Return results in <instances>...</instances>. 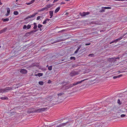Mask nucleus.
Returning a JSON list of instances; mask_svg holds the SVG:
<instances>
[{
  "label": "nucleus",
  "mask_w": 127,
  "mask_h": 127,
  "mask_svg": "<svg viewBox=\"0 0 127 127\" xmlns=\"http://www.w3.org/2000/svg\"><path fill=\"white\" fill-rule=\"evenodd\" d=\"M13 90L12 88L7 87L4 89H0V93H5Z\"/></svg>",
  "instance_id": "1"
},
{
  "label": "nucleus",
  "mask_w": 127,
  "mask_h": 127,
  "mask_svg": "<svg viewBox=\"0 0 127 127\" xmlns=\"http://www.w3.org/2000/svg\"><path fill=\"white\" fill-rule=\"evenodd\" d=\"M78 74L79 72H78L72 71L70 73L69 75L73 77Z\"/></svg>",
  "instance_id": "2"
},
{
  "label": "nucleus",
  "mask_w": 127,
  "mask_h": 127,
  "mask_svg": "<svg viewBox=\"0 0 127 127\" xmlns=\"http://www.w3.org/2000/svg\"><path fill=\"white\" fill-rule=\"evenodd\" d=\"M90 13V12H83L82 13L80 12L79 14L82 17L85 16L86 15H88Z\"/></svg>",
  "instance_id": "3"
},
{
  "label": "nucleus",
  "mask_w": 127,
  "mask_h": 127,
  "mask_svg": "<svg viewBox=\"0 0 127 127\" xmlns=\"http://www.w3.org/2000/svg\"><path fill=\"white\" fill-rule=\"evenodd\" d=\"M87 79H84L83 80H82L81 81H78V82H77L74 83L73 84H72L73 86H75V85H77L78 84H80V83H81L82 82L84 81L85 80H87Z\"/></svg>",
  "instance_id": "4"
},
{
  "label": "nucleus",
  "mask_w": 127,
  "mask_h": 127,
  "mask_svg": "<svg viewBox=\"0 0 127 127\" xmlns=\"http://www.w3.org/2000/svg\"><path fill=\"white\" fill-rule=\"evenodd\" d=\"M38 13H34L32 14V15H30V16H27L25 19V20L28 19L31 17H34L35 15L37 14Z\"/></svg>",
  "instance_id": "5"
},
{
  "label": "nucleus",
  "mask_w": 127,
  "mask_h": 127,
  "mask_svg": "<svg viewBox=\"0 0 127 127\" xmlns=\"http://www.w3.org/2000/svg\"><path fill=\"white\" fill-rule=\"evenodd\" d=\"M46 109L44 108H40L36 110V112H40L41 111H45V110Z\"/></svg>",
  "instance_id": "6"
},
{
  "label": "nucleus",
  "mask_w": 127,
  "mask_h": 127,
  "mask_svg": "<svg viewBox=\"0 0 127 127\" xmlns=\"http://www.w3.org/2000/svg\"><path fill=\"white\" fill-rule=\"evenodd\" d=\"M31 27V26L30 25H28L27 26L26 25H24L23 26V29H25L27 28V30L29 29H30Z\"/></svg>",
  "instance_id": "7"
},
{
  "label": "nucleus",
  "mask_w": 127,
  "mask_h": 127,
  "mask_svg": "<svg viewBox=\"0 0 127 127\" xmlns=\"http://www.w3.org/2000/svg\"><path fill=\"white\" fill-rule=\"evenodd\" d=\"M20 72L22 73L25 74L27 72V70L24 69H21L20 71Z\"/></svg>",
  "instance_id": "8"
},
{
  "label": "nucleus",
  "mask_w": 127,
  "mask_h": 127,
  "mask_svg": "<svg viewBox=\"0 0 127 127\" xmlns=\"http://www.w3.org/2000/svg\"><path fill=\"white\" fill-rule=\"evenodd\" d=\"M123 36L121 37L118 38L114 40V43H116L117 42L119 41L121 39L123 38Z\"/></svg>",
  "instance_id": "9"
},
{
  "label": "nucleus",
  "mask_w": 127,
  "mask_h": 127,
  "mask_svg": "<svg viewBox=\"0 0 127 127\" xmlns=\"http://www.w3.org/2000/svg\"><path fill=\"white\" fill-rule=\"evenodd\" d=\"M6 9L7 13H6V14H5V15L6 16H8L10 14V8H7Z\"/></svg>",
  "instance_id": "10"
},
{
  "label": "nucleus",
  "mask_w": 127,
  "mask_h": 127,
  "mask_svg": "<svg viewBox=\"0 0 127 127\" xmlns=\"http://www.w3.org/2000/svg\"><path fill=\"white\" fill-rule=\"evenodd\" d=\"M7 30V28H4L2 30L0 31V33H1L4 32H5Z\"/></svg>",
  "instance_id": "11"
},
{
  "label": "nucleus",
  "mask_w": 127,
  "mask_h": 127,
  "mask_svg": "<svg viewBox=\"0 0 127 127\" xmlns=\"http://www.w3.org/2000/svg\"><path fill=\"white\" fill-rule=\"evenodd\" d=\"M50 20H51L50 19L46 18L45 21L43 22V24H45L47 23V21H49Z\"/></svg>",
  "instance_id": "12"
},
{
  "label": "nucleus",
  "mask_w": 127,
  "mask_h": 127,
  "mask_svg": "<svg viewBox=\"0 0 127 127\" xmlns=\"http://www.w3.org/2000/svg\"><path fill=\"white\" fill-rule=\"evenodd\" d=\"M50 15V18L53 16V11H50L49 12Z\"/></svg>",
  "instance_id": "13"
},
{
  "label": "nucleus",
  "mask_w": 127,
  "mask_h": 127,
  "mask_svg": "<svg viewBox=\"0 0 127 127\" xmlns=\"http://www.w3.org/2000/svg\"><path fill=\"white\" fill-rule=\"evenodd\" d=\"M38 30H32L30 32V34H32L33 33H34L36 32Z\"/></svg>",
  "instance_id": "14"
},
{
  "label": "nucleus",
  "mask_w": 127,
  "mask_h": 127,
  "mask_svg": "<svg viewBox=\"0 0 127 127\" xmlns=\"http://www.w3.org/2000/svg\"><path fill=\"white\" fill-rule=\"evenodd\" d=\"M60 6L58 7L55 10V13H56L58 12L60 10Z\"/></svg>",
  "instance_id": "15"
},
{
  "label": "nucleus",
  "mask_w": 127,
  "mask_h": 127,
  "mask_svg": "<svg viewBox=\"0 0 127 127\" xmlns=\"http://www.w3.org/2000/svg\"><path fill=\"white\" fill-rule=\"evenodd\" d=\"M81 47V46H80L79 47H78L77 49L76 50V51L74 52V54H76L77 53L78 51L79 50V49H80Z\"/></svg>",
  "instance_id": "16"
},
{
  "label": "nucleus",
  "mask_w": 127,
  "mask_h": 127,
  "mask_svg": "<svg viewBox=\"0 0 127 127\" xmlns=\"http://www.w3.org/2000/svg\"><path fill=\"white\" fill-rule=\"evenodd\" d=\"M0 98L2 100L7 99L8 98L6 96H3Z\"/></svg>",
  "instance_id": "17"
},
{
  "label": "nucleus",
  "mask_w": 127,
  "mask_h": 127,
  "mask_svg": "<svg viewBox=\"0 0 127 127\" xmlns=\"http://www.w3.org/2000/svg\"><path fill=\"white\" fill-rule=\"evenodd\" d=\"M33 24L34 25V26L33 27V29H34L35 30L37 28V26L36 23H33Z\"/></svg>",
  "instance_id": "18"
},
{
  "label": "nucleus",
  "mask_w": 127,
  "mask_h": 127,
  "mask_svg": "<svg viewBox=\"0 0 127 127\" xmlns=\"http://www.w3.org/2000/svg\"><path fill=\"white\" fill-rule=\"evenodd\" d=\"M2 20L3 22H6V21H8L9 20V19L8 18H5V19H2Z\"/></svg>",
  "instance_id": "19"
},
{
  "label": "nucleus",
  "mask_w": 127,
  "mask_h": 127,
  "mask_svg": "<svg viewBox=\"0 0 127 127\" xmlns=\"http://www.w3.org/2000/svg\"><path fill=\"white\" fill-rule=\"evenodd\" d=\"M42 75H43V73H38V74H37L35 75L36 76H38L39 77H40L41 76H42Z\"/></svg>",
  "instance_id": "20"
},
{
  "label": "nucleus",
  "mask_w": 127,
  "mask_h": 127,
  "mask_svg": "<svg viewBox=\"0 0 127 127\" xmlns=\"http://www.w3.org/2000/svg\"><path fill=\"white\" fill-rule=\"evenodd\" d=\"M38 65V64H37L34 63L32 64L31 66V67H33V66H37Z\"/></svg>",
  "instance_id": "21"
},
{
  "label": "nucleus",
  "mask_w": 127,
  "mask_h": 127,
  "mask_svg": "<svg viewBox=\"0 0 127 127\" xmlns=\"http://www.w3.org/2000/svg\"><path fill=\"white\" fill-rule=\"evenodd\" d=\"M104 8L105 9H110L111 8V7H102V9Z\"/></svg>",
  "instance_id": "22"
},
{
  "label": "nucleus",
  "mask_w": 127,
  "mask_h": 127,
  "mask_svg": "<svg viewBox=\"0 0 127 127\" xmlns=\"http://www.w3.org/2000/svg\"><path fill=\"white\" fill-rule=\"evenodd\" d=\"M52 66L51 65L48 67V69L49 70H52Z\"/></svg>",
  "instance_id": "23"
},
{
  "label": "nucleus",
  "mask_w": 127,
  "mask_h": 127,
  "mask_svg": "<svg viewBox=\"0 0 127 127\" xmlns=\"http://www.w3.org/2000/svg\"><path fill=\"white\" fill-rule=\"evenodd\" d=\"M18 12L17 11H15L14 12V14L15 15H17L18 14Z\"/></svg>",
  "instance_id": "24"
},
{
  "label": "nucleus",
  "mask_w": 127,
  "mask_h": 127,
  "mask_svg": "<svg viewBox=\"0 0 127 127\" xmlns=\"http://www.w3.org/2000/svg\"><path fill=\"white\" fill-rule=\"evenodd\" d=\"M65 39H62V40H58L56 41H54V43L58 42H59L61 41L64 40H65Z\"/></svg>",
  "instance_id": "25"
},
{
  "label": "nucleus",
  "mask_w": 127,
  "mask_h": 127,
  "mask_svg": "<svg viewBox=\"0 0 127 127\" xmlns=\"http://www.w3.org/2000/svg\"><path fill=\"white\" fill-rule=\"evenodd\" d=\"M38 83L39 85H42L43 84V82L42 81H39V82Z\"/></svg>",
  "instance_id": "26"
},
{
  "label": "nucleus",
  "mask_w": 127,
  "mask_h": 127,
  "mask_svg": "<svg viewBox=\"0 0 127 127\" xmlns=\"http://www.w3.org/2000/svg\"><path fill=\"white\" fill-rule=\"evenodd\" d=\"M26 36H29L31 34H30V32H29L26 33Z\"/></svg>",
  "instance_id": "27"
},
{
  "label": "nucleus",
  "mask_w": 127,
  "mask_h": 127,
  "mask_svg": "<svg viewBox=\"0 0 127 127\" xmlns=\"http://www.w3.org/2000/svg\"><path fill=\"white\" fill-rule=\"evenodd\" d=\"M70 59L71 60H75L76 59H75V57H71L70 58Z\"/></svg>",
  "instance_id": "28"
},
{
  "label": "nucleus",
  "mask_w": 127,
  "mask_h": 127,
  "mask_svg": "<svg viewBox=\"0 0 127 127\" xmlns=\"http://www.w3.org/2000/svg\"><path fill=\"white\" fill-rule=\"evenodd\" d=\"M51 6L52 5H47L46 8H48Z\"/></svg>",
  "instance_id": "29"
},
{
  "label": "nucleus",
  "mask_w": 127,
  "mask_h": 127,
  "mask_svg": "<svg viewBox=\"0 0 127 127\" xmlns=\"http://www.w3.org/2000/svg\"><path fill=\"white\" fill-rule=\"evenodd\" d=\"M42 26L41 25V24H38V27L39 28H40L41 27H42Z\"/></svg>",
  "instance_id": "30"
},
{
  "label": "nucleus",
  "mask_w": 127,
  "mask_h": 127,
  "mask_svg": "<svg viewBox=\"0 0 127 127\" xmlns=\"http://www.w3.org/2000/svg\"><path fill=\"white\" fill-rule=\"evenodd\" d=\"M64 94L62 93H60L59 94H58V96H60Z\"/></svg>",
  "instance_id": "31"
},
{
  "label": "nucleus",
  "mask_w": 127,
  "mask_h": 127,
  "mask_svg": "<svg viewBox=\"0 0 127 127\" xmlns=\"http://www.w3.org/2000/svg\"><path fill=\"white\" fill-rule=\"evenodd\" d=\"M117 103L118 104H121V103L120 102V99H118L117 101Z\"/></svg>",
  "instance_id": "32"
},
{
  "label": "nucleus",
  "mask_w": 127,
  "mask_h": 127,
  "mask_svg": "<svg viewBox=\"0 0 127 127\" xmlns=\"http://www.w3.org/2000/svg\"><path fill=\"white\" fill-rule=\"evenodd\" d=\"M41 17H42L40 16H38L36 20H39V19H40V18Z\"/></svg>",
  "instance_id": "33"
},
{
  "label": "nucleus",
  "mask_w": 127,
  "mask_h": 127,
  "mask_svg": "<svg viewBox=\"0 0 127 127\" xmlns=\"http://www.w3.org/2000/svg\"><path fill=\"white\" fill-rule=\"evenodd\" d=\"M73 86L72 84H71L70 85H68V87H71Z\"/></svg>",
  "instance_id": "34"
},
{
  "label": "nucleus",
  "mask_w": 127,
  "mask_h": 127,
  "mask_svg": "<svg viewBox=\"0 0 127 127\" xmlns=\"http://www.w3.org/2000/svg\"><path fill=\"white\" fill-rule=\"evenodd\" d=\"M105 11V10L103 9H102L100 11V12H103Z\"/></svg>",
  "instance_id": "35"
},
{
  "label": "nucleus",
  "mask_w": 127,
  "mask_h": 127,
  "mask_svg": "<svg viewBox=\"0 0 127 127\" xmlns=\"http://www.w3.org/2000/svg\"><path fill=\"white\" fill-rule=\"evenodd\" d=\"M126 116V115L125 114H122L121 115V117L123 118L124 117Z\"/></svg>",
  "instance_id": "36"
},
{
  "label": "nucleus",
  "mask_w": 127,
  "mask_h": 127,
  "mask_svg": "<svg viewBox=\"0 0 127 127\" xmlns=\"http://www.w3.org/2000/svg\"><path fill=\"white\" fill-rule=\"evenodd\" d=\"M93 55H94L93 54H90L89 55V56H91V57H92V56H93Z\"/></svg>",
  "instance_id": "37"
},
{
  "label": "nucleus",
  "mask_w": 127,
  "mask_h": 127,
  "mask_svg": "<svg viewBox=\"0 0 127 127\" xmlns=\"http://www.w3.org/2000/svg\"><path fill=\"white\" fill-rule=\"evenodd\" d=\"M118 78V77L117 76H114L113 77V78L114 79H116V78Z\"/></svg>",
  "instance_id": "38"
},
{
  "label": "nucleus",
  "mask_w": 127,
  "mask_h": 127,
  "mask_svg": "<svg viewBox=\"0 0 127 127\" xmlns=\"http://www.w3.org/2000/svg\"><path fill=\"white\" fill-rule=\"evenodd\" d=\"M114 40H113V41H112V42H110L109 43V44H111L112 43H114Z\"/></svg>",
  "instance_id": "39"
},
{
  "label": "nucleus",
  "mask_w": 127,
  "mask_h": 127,
  "mask_svg": "<svg viewBox=\"0 0 127 127\" xmlns=\"http://www.w3.org/2000/svg\"><path fill=\"white\" fill-rule=\"evenodd\" d=\"M122 76V75H118V76H118V78H120V77H121Z\"/></svg>",
  "instance_id": "40"
},
{
  "label": "nucleus",
  "mask_w": 127,
  "mask_h": 127,
  "mask_svg": "<svg viewBox=\"0 0 127 127\" xmlns=\"http://www.w3.org/2000/svg\"><path fill=\"white\" fill-rule=\"evenodd\" d=\"M35 0H32L31 2H30L31 3V4H32L33 3V2Z\"/></svg>",
  "instance_id": "41"
},
{
  "label": "nucleus",
  "mask_w": 127,
  "mask_h": 127,
  "mask_svg": "<svg viewBox=\"0 0 127 127\" xmlns=\"http://www.w3.org/2000/svg\"><path fill=\"white\" fill-rule=\"evenodd\" d=\"M90 44H91V43H89L88 44L86 43V44H85V45H86V46L88 45H90Z\"/></svg>",
  "instance_id": "42"
},
{
  "label": "nucleus",
  "mask_w": 127,
  "mask_h": 127,
  "mask_svg": "<svg viewBox=\"0 0 127 127\" xmlns=\"http://www.w3.org/2000/svg\"><path fill=\"white\" fill-rule=\"evenodd\" d=\"M51 81L50 80H49L48 83H51Z\"/></svg>",
  "instance_id": "43"
},
{
  "label": "nucleus",
  "mask_w": 127,
  "mask_h": 127,
  "mask_svg": "<svg viewBox=\"0 0 127 127\" xmlns=\"http://www.w3.org/2000/svg\"><path fill=\"white\" fill-rule=\"evenodd\" d=\"M69 88H70V87H68V86H66V88H65V89H68Z\"/></svg>",
  "instance_id": "44"
},
{
  "label": "nucleus",
  "mask_w": 127,
  "mask_h": 127,
  "mask_svg": "<svg viewBox=\"0 0 127 127\" xmlns=\"http://www.w3.org/2000/svg\"><path fill=\"white\" fill-rule=\"evenodd\" d=\"M27 4L28 5H29L31 4V2H29L28 3H27Z\"/></svg>",
  "instance_id": "45"
},
{
  "label": "nucleus",
  "mask_w": 127,
  "mask_h": 127,
  "mask_svg": "<svg viewBox=\"0 0 127 127\" xmlns=\"http://www.w3.org/2000/svg\"><path fill=\"white\" fill-rule=\"evenodd\" d=\"M123 110L124 111H126V112H127V110L126 109L124 108L123 109Z\"/></svg>",
  "instance_id": "46"
},
{
  "label": "nucleus",
  "mask_w": 127,
  "mask_h": 127,
  "mask_svg": "<svg viewBox=\"0 0 127 127\" xmlns=\"http://www.w3.org/2000/svg\"><path fill=\"white\" fill-rule=\"evenodd\" d=\"M61 4H64V3L63 2H62L61 3Z\"/></svg>",
  "instance_id": "47"
},
{
  "label": "nucleus",
  "mask_w": 127,
  "mask_h": 127,
  "mask_svg": "<svg viewBox=\"0 0 127 127\" xmlns=\"http://www.w3.org/2000/svg\"><path fill=\"white\" fill-rule=\"evenodd\" d=\"M46 8V7H45L43 9V10H45V9H48L47 8Z\"/></svg>",
  "instance_id": "48"
},
{
  "label": "nucleus",
  "mask_w": 127,
  "mask_h": 127,
  "mask_svg": "<svg viewBox=\"0 0 127 127\" xmlns=\"http://www.w3.org/2000/svg\"><path fill=\"white\" fill-rule=\"evenodd\" d=\"M1 0H0V5H1L2 4L0 2Z\"/></svg>",
  "instance_id": "49"
},
{
  "label": "nucleus",
  "mask_w": 127,
  "mask_h": 127,
  "mask_svg": "<svg viewBox=\"0 0 127 127\" xmlns=\"http://www.w3.org/2000/svg\"><path fill=\"white\" fill-rule=\"evenodd\" d=\"M121 1H124L125 0H126L127 1V0H121Z\"/></svg>",
  "instance_id": "50"
},
{
  "label": "nucleus",
  "mask_w": 127,
  "mask_h": 127,
  "mask_svg": "<svg viewBox=\"0 0 127 127\" xmlns=\"http://www.w3.org/2000/svg\"><path fill=\"white\" fill-rule=\"evenodd\" d=\"M65 1H68L70 0H65Z\"/></svg>",
  "instance_id": "51"
},
{
  "label": "nucleus",
  "mask_w": 127,
  "mask_h": 127,
  "mask_svg": "<svg viewBox=\"0 0 127 127\" xmlns=\"http://www.w3.org/2000/svg\"><path fill=\"white\" fill-rule=\"evenodd\" d=\"M39 30H40V31H41L42 30L41 28H40Z\"/></svg>",
  "instance_id": "52"
},
{
  "label": "nucleus",
  "mask_w": 127,
  "mask_h": 127,
  "mask_svg": "<svg viewBox=\"0 0 127 127\" xmlns=\"http://www.w3.org/2000/svg\"><path fill=\"white\" fill-rule=\"evenodd\" d=\"M48 66H48V65H47L46 66V67H48Z\"/></svg>",
  "instance_id": "53"
},
{
  "label": "nucleus",
  "mask_w": 127,
  "mask_h": 127,
  "mask_svg": "<svg viewBox=\"0 0 127 127\" xmlns=\"http://www.w3.org/2000/svg\"><path fill=\"white\" fill-rule=\"evenodd\" d=\"M118 72H119V73H120L121 72H120V71H118Z\"/></svg>",
  "instance_id": "54"
},
{
  "label": "nucleus",
  "mask_w": 127,
  "mask_h": 127,
  "mask_svg": "<svg viewBox=\"0 0 127 127\" xmlns=\"http://www.w3.org/2000/svg\"><path fill=\"white\" fill-rule=\"evenodd\" d=\"M126 34V33H125V34H124V36L125 35V34Z\"/></svg>",
  "instance_id": "55"
},
{
  "label": "nucleus",
  "mask_w": 127,
  "mask_h": 127,
  "mask_svg": "<svg viewBox=\"0 0 127 127\" xmlns=\"http://www.w3.org/2000/svg\"><path fill=\"white\" fill-rule=\"evenodd\" d=\"M18 0H16V2H17L18 1Z\"/></svg>",
  "instance_id": "56"
},
{
  "label": "nucleus",
  "mask_w": 127,
  "mask_h": 127,
  "mask_svg": "<svg viewBox=\"0 0 127 127\" xmlns=\"http://www.w3.org/2000/svg\"><path fill=\"white\" fill-rule=\"evenodd\" d=\"M83 50L82 49V50L81 49L80 50V51H81V50Z\"/></svg>",
  "instance_id": "57"
},
{
  "label": "nucleus",
  "mask_w": 127,
  "mask_h": 127,
  "mask_svg": "<svg viewBox=\"0 0 127 127\" xmlns=\"http://www.w3.org/2000/svg\"><path fill=\"white\" fill-rule=\"evenodd\" d=\"M1 47V46H0V48Z\"/></svg>",
  "instance_id": "58"
}]
</instances>
